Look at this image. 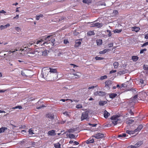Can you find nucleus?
Masks as SVG:
<instances>
[{
    "instance_id": "a211bd4d",
    "label": "nucleus",
    "mask_w": 148,
    "mask_h": 148,
    "mask_svg": "<svg viewBox=\"0 0 148 148\" xmlns=\"http://www.w3.org/2000/svg\"><path fill=\"white\" fill-rule=\"evenodd\" d=\"M110 50L108 49H105L102 51H100L99 53L100 54H104L107 52L109 51Z\"/></svg>"
},
{
    "instance_id": "052dcab7",
    "label": "nucleus",
    "mask_w": 148,
    "mask_h": 148,
    "mask_svg": "<svg viewBox=\"0 0 148 148\" xmlns=\"http://www.w3.org/2000/svg\"><path fill=\"white\" fill-rule=\"evenodd\" d=\"M99 5H105L106 6V4L105 2H103L101 3H100L99 4Z\"/></svg>"
},
{
    "instance_id": "39448f33",
    "label": "nucleus",
    "mask_w": 148,
    "mask_h": 148,
    "mask_svg": "<svg viewBox=\"0 0 148 148\" xmlns=\"http://www.w3.org/2000/svg\"><path fill=\"white\" fill-rule=\"evenodd\" d=\"M137 96L138 95H136L133 98H132L130 99V104L132 103L133 105H134L137 102Z\"/></svg>"
},
{
    "instance_id": "1a4fd4ad",
    "label": "nucleus",
    "mask_w": 148,
    "mask_h": 148,
    "mask_svg": "<svg viewBox=\"0 0 148 148\" xmlns=\"http://www.w3.org/2000/svg\"><path fill=\"white\" fill-rule=\"evenodd\" d=\"M103 26L102 23L97 22L91 24V27H97L98 28H100Z\"/></svg>"
},
{
    "instance_id": "dca6fc26",
    "label": "nucleus",
    "mask_w": 148,
    "mask_h": 148,
    "mask_svg": "<svg viewBox=\"0 0 148 148\" xmlns=\"http://www.w3.org/2000/svg\"><path fill=\"white\" fill-rule=\"evenodd\" d=\"M143 127V126L142 125H140L137 127V128L134 131L135 132H136L138 131L141 130Z\"/></svg>"
},
{
    "instance_id": "5701e85b",
    "label": "nucleus",
    "mask_w": 148,
    "mask_h": 148,
    "mask_svg": "<svg viewBox=\"0 0 148 148\" xmlns=\"http://www.w3.org/2000/svg\"><path fill=\"white\" fill-rule=\"evenodd\" d=\"M92 0H83L82 1L84 3L89 4L91 3Z\"/></svg>"
},
{
    "instance_id": "79ce46f5",
    "label": "nucleus",
    "mask_w": 148,
    "mask_h": 148,
    "mask_svg": "<svg viewBox=\"0 0 148 148\" xmlns=\"http://www.w3.org/2000/svg\"><path fill=\"white\" fill-rule=\"evenodd\" d=\"M88 125H89V126L92 127H94L96 126L97 125V124H92L91 123H88Z\"/></svg>"
},
{
    "instance_id": "4be33fe9",
    "label": "nucleus",
    "mask_w": 148,
    "mask_h": 148,
    "mask_svg": "<svg viewBox=\"0 0 148 148\" xmlns=\"http://www.w3.org/2000/svg\"><path fill=\"white\" fill-rule=\"evenodd\" d=\"M107 103V102L106 101H100L99 102V105L100 106H103L106 104Z\"/></svg>"
},
{
    "instance_id": "603ef678",
    "label": "nucleus",
    "mask_w": 148,
    "mask_h": 148,
    "mask_svg": "<svg viewBox=\"0 0 148 148\" xmlns=\"http://www.w3.org/2000/svg\"><path fill=\"white\" fill-rule=\"evenodd\" d=\"M97 85H96V86H92L91 87H89L88 88V89H89V90H90L92 88H96L97 87Z\"/></svg>"
},
{
    "instance_id": "09e8293b",
    "label": "nucleus",
    "mask_w": 148,
    "mask_h": 148,
    "mask_svg": "<svg viewBox=\"0 0 148 148\" xmlns=\"http://www.w3.org/2000/svg\"><path fill=\"white\" fill-rule=\"evenodd\" d=\"M14 109L19 108V109H21L22 108V107L20 106H16L14 108Z\"/></svg>"
},
{
    "instance_id": "a18cd8bd",
    "label": "nucleus",
    "mask_w": 148,
    "mask_h": 148,
    "mask_svg": "<svg viewBox=\"0 0 148 148\" xmlns=\"http://www.w3.org/2000/svg\"><path fill=\"white\" fill-rule=\"evenodd\" d=\"M137 147L135 145H130L128 147V148H136Z\"/></svg>"
},
{
    "instance_id": "f3484780",
    "label": "nucleus",
    "mask_w": 148,
    "mask_h": 148,
    "mask_svg": "<svg viewBox=\"0 0 148 148\" xmlns=\"http://www.w3.org/2000/svg\"><path fill=\"white\" fill-rule=\"evenodd\" d=\"M110 115V113L108 112L106 110H105L104 112V117L106 119Z\"/></svg>"
},
{
    "instance_id": "58836bf2",
    "label": "nucleus",
    "mask_w": 148,
    "mask_h": 148,
    "mask_svg": "<svg viewBox=\"0 0 148 148\" xmlns=\"http://www.w3.org/2000/svg\"><path fill=\"white\" fill-rule=\"evenodd\" d=\"M121 29H116L114 31V33H119L121 32Z\"/></svg>"
},
{
    "instance_id": "0e129e2a",
    "label": "nucleus",
    "mask_w": 148,
    "mask_h": 148,
    "mask_svg": "<svg viewBox=\"0 0 148 148\" xmlns=\"http://www.w3.org/2000/svg\"><path fill=\"white\" fill-rule=\"evenodd\" d=\"M4 27L3 25H1L0 26V29L2 30L3 29H4Z\"/></svg>"
},
{
    "instance_id": "6e6d98bb",
    "label": "nucleus",
    "mask_w": 148,
    "mask_h": 148,
    "mask_svg": "<svg viewBox=\"0 0 148 148\" xmlns=\"http://www.w3.org/2000/svg\"><path fill=\"white\" fill-rule=\"evenodd\" d=\"M148 45V42H146L145 43H144L143 45H142V47H144V46H145L146 45Z\"/></svg>"
},
{
    "instance_id": "393cba45",
    "label": "nucleus",
    "mask_w": 148,
    "mask_h": 148,
    "mask_svg": "<svg viewBox=\"0 0 148 148\" xmlns=\"http://www.w3.org/2000/svg\"><path fill=\"white\" fill-rule=\"evenodd\" d=\"M87 35L88 36H90L95 34V33L94 31H89L87 33Z\"/></svg>"
},
{
    "instance_id": "3c124183",
    "label": "nucleus",
    "mask_w": 148,
    "mask_h": 148,
    "mask_svg": "<svg viewBox=\"0 0 148 148\" xmlns=\"http://www.w3.org/2000/svg\"><path fill=\"white\" fill-rule=\"evenodd\" d=\"M63 53L62 52H59L58 53L57 55L58 56H60L61 55H62Z\"/></svg>"
},
{
    "instance_id": "864d4df0",
    "label": "nucleus",
    "mask_w": 148,
    "mask_h": 148,
    "mask_svg": "<svg viewBox=\"0 0 148 148\" xmlns=\"http://www.w3.org/2000/svg\"><path fill=\"white\" fill-rule=\"evenodd\" d=\"M113 43H110L108 45L109 47H112L113 46Z\"/></svg>"
},
{
    "instance_id": "7ed1b4c3",
    "label": "nucleus",
    "mask_w": 148,
    "mask_h": 148,
    "mask_svg": "<svg viewBox=\"0 0 148 148\" xmlns=\"http://www.w3.org/2000/svg\"><path fill=\"white\" fill-rule=\"evenodd\" d=\"M119 117V116L115 115H113L111 117L110 119L112 120V123L114 125L117 124V121L119 120L118 118Z\"/></svg>"
},
{
    "instance_id": "a878e982",
    "label": "nucleus",
    "mask_w": 148,
    "mask_h": 148,
    "mask_svg": "<svg viewBox=\"0 0 148 148\" xmlns=\"http://www.w3.org/2000/svg\"><path fill=\"white\" fill-rule=\"evenodd\" d=\"M7 128L5 127H2L0 128V133L3 132L5 130H7Z\"/></svg>"
},
{
    "instance_id": "7c9ffc66",
    "label": "nucleus",
    "mask_w": 148,
    "mask_h": 148,
    "mask_svg": "<svg viewBox=\"0 0 148 148\" xmlns=\"http://www.w3.org/2000/svg\"><path fill=\"white\" fill-rule=\"evenodd\" d=\"M118 14V12L117 10H113L112 12V15L113 16H116Z\"/></svg>"
},
{
    "instance_id": "6e6552de",
    "label": "nucleus",
    "mask_w": 148,
    "mask_h": 148,
    "mask_svg": "<svg viewBox=\"0 0 148 148\" xmlns=\"http://www.w3.org/2000/svg\"><path fill=\"white\" fill-rule=\"evenodd\" d=\"M94 95L95 96H103L106 95V93L105 92L101 91H97L95 92Z\"/></svg>"
},
{
    "instance_id": "2f4dec72",
    "label": "nucleus",
    "mask_w": 148,
    "mask_h": 148,
    "mask_svg": "<svg viewBox=\"0 0 148 148\" xmlns=\"http://www.w3.org/2000/svg\"><path fill=\"white\" fill-rule=\"evenodd\" d=\"M108 78V77L106 75H105L103 76H101L100 78L99 79V80H102L105 79H107Z\"/></svg>"
},
{
    "instance_id": "69168bd1",
    "label": "nucleus",
    "mask_w": 148,
    "mask_h": 148,
    "mask_svg": "<svg viewBox=\"0 0 148 148\" xmlns=\"http://www.w3.org/2000/svg\"><path fill=\"white\" fill-rule=\"evenodd\" d=\"M15 28V29L17 31L20 29V28L18 27H16Z\"/></svg>"
},
{
    "instance_id": "de8ad7c7",
    "label": "nucleus",
    "mask_w": 148,
    "mask_h": 148,
    "mask_svg": "<svg viewBox=\"0 0 148 148\" xmlns=\"http://www.w3.org/2000/svg\"><path fill=\"white\" fill-rule=\"evenodd\" d=\"M116 71V70H112L110 72V74H111L113 73H115Z\"/></svg>"
},
{
    "instance_id": "4d7b16f0",
    "label": "nucleus",
    "mask_w": 148,
    "mask_h": 148,
    "mask_svg": "<svg viewBox=\"0 0 148 148\" xmlns=\"http://www.w3.org/2000/svg\"><path fill=\"white\" fill-rule=\"evenodd\" d=\"M125 84H122L120 86V88L121 89L122 88H123V87H125ZM123 89V88H122Z\"/></svg>"
},
{
    "instance_id": "9b49d317",
    "label": "nucleus",
    "mask_w": 148,
    "mask_h": 148,
    "mask_svg": "<svg viewBox=\"0 0 148 148\" xmlns=\"http://www.w3.org/2000/svg\"><path fill=\"white\" fill-rule=\"evenodd\" d=\"M112 81L110 80H108L105 82V87L107 88H110V86L112 84Z\"/></svg>"
},
{
    "instance_id": "13d9d810",
    "label": "nucleus",
    "mask_w": 148,
    "mask_h": 148,
    "mask_svg": "<svg viewBox=\"0 0 148 148\" xmlns=\"http://www.w3.org/2000/svg\"><path fill=\"white\" fill-rule=\"evenodd\" d=\"M45 107V106L44 105H42L41 107H37L36 108L38 109H41L42 107Z\"/></svg>"
},
{
    "instance_id": "5fc2aeb1",
    "label": "nucleus",
    "mask_w": 148,
    "mask_h": 148,
    "mask_svg": "<svg viewBox=\"0 0 148 148\" xmlns=\"http://www.w3.org/2000/svg\"><path fill=\"white\" fill-rule=\"evenodd\" d=\"M130 90L132 91L134 93L136 92V89L135 88H132Z\"/></svg>"
},
{
    "instance_id": "473e14b6",
    "label": "nucleus",
    "mask_w": 148,
    "mask_h": 148,
    "mask_svg": "<svg viewBox=\"0 0 148 148\" xmlns=\"http://www.w3.org/2000/svg\"><path fill=\"white\" fill-rule=\"evenodd\" d=\"M102 43V40H97V43L98 45H100Z\"/></svg>"
},
{
    "instance_id": "f03ea898",
    "label": "nucleus",
    "mask_w": 148,
    "mask_h": 148,
    "mask_svg": "<svg viewBox=\"0 0 148 148\" xmlns=\"http://www.w3.org/2000/svg\"><path fill=\"white\" fill-rule=\"evenodd\" d=\"M50 70L49 71V73H48L47 74V75L46 76V77H45L44 78H46V80H48V81H49L52 80L51 79H49V77H50L51 76H53L52 74H51L52 73H56L57 72V70L56 69H51L49 68Z\"/></svg>"
},
{
    "instance_id": "20e7f679",
    "label": "nucleus",
    "mask_w": 148,
    "mask_h": 148,
    "mask_svg": "<svg viewBox=\"0 0 148 148\" xmlns=\"http://www.w3.org/2000/svg\"><path fill=\"white\" fill-rule=\"evenodd\" d=\"M89 119L88 114V112H84L82 113L81 118V119L82 121L84 119L88 120Z\"/></svg>"
},
{
    "instance_id": "c85d7f7f",
    "label": "nucleus",
    "mask_w": 148,
    "mask_h": 148,
    "mask_svg": "<svg viewBox=\"0 0 148 148\" xmlns=\"http://www.w3.org/2000/svg\"><path fill=\"white\" fill-rule=\"evenodd\" d=\"M43 17V15L42 14H40L38 16H36V20H38L40 18H42Z\"/></svg>"
},
{
    "instance_id": "72a5a7b5",
    "label": "nucleus",
    "mask_w": 148,
    "mask_h": 148,
    "mask_svg": "<svg viewBox=\"0 0 148 148\" xmlns=\"http://www.w3.org/2000/svg\"><path fill=\"white\" fill-rule=\"evenodd\" d=\"M126 136V134L125 133H123L118 135V137L119 138L121 137H125Z\"/></svg>"
},
{
    "instance_id": "c9c22d12",
    "label": "nucleus",
    "mask_w": 148,
    "mask_h": 148,
    "mask_svg": "<svg viewBox=\"0 0 148 148\" xmlns=\"http://www.w3.org/2000/svg\"><path fill=\"white\" fill-rule=\"evenodd\" d=\"M76 108L78 109H80L82 108V104H79L76 106Z\"/></svg>"
},
{
    "instance_id": "4468645a",
    "label": "nucleus",
    "mask_w": 148,
    "mask_h": 148,
    "mask_svg": "<svg viewBox=\"0 0 148 148\" xmlns=\"http://www.w3.org/2000/svg\"><path fill=\"white\" fill-rule=\"evenodd\" d=\"M73 74L75 76V77L76 78H78L80 77L81 75V73L79 72H77L75 73H74Z\"/></svg>"
},
{
    "instance_id": "9d476101",
    "label": "nucleus",
    "mask_w": 148,
    "mask_h": 148,
    "mask_svg": "<svg viewBox=\"0 0 148 148\" xmlns=\"http://www.w3.org/2000/svg\"><path fill=\"white\" fill-rule=\"evenodd\" d=\"M51 36V37L50 38L49 40V39H47V40H48V41L47 42L48 43V44L51 42L52 43V45L53 46L55 44V39L53 37H52Z\"/></svg>"
},
{
    "instance_id": "c756f323",
    "label": "nucleus",
    "mask_w": 148,
    "mask_h": 148,
    "mask_svg": "<svg viewBox=\"0 0 148 148\" xmlns=\"http://www.w3.org/2000/svg\"><path fill=\"white\" fill-rule=\"evenodd\" d=\"M54 146L56 148H60V144L59 143H58L54 144Z\"/></svg>"
},
{
    "instance_id": "c03bdc74",
    "label": "nucleus",
    "mask_w": 148,
    "mask_h": 148,
    "mask_svg": "<svg viewBox=\"0 0 148 148\" xmlns=\"http://www.w3.org/2000/svg\"><path fill=\"white\" fill-rule=\"evenodd\" d=\"M147 51L146 49L145 48L142 49L140 51V54L143 53L144 51Z\"/></svg>"
},
{
    "instance_id": "f704fd0d",
    "label": "nucleus",
    "mask_w": 148,
    "mask_h": 148,
    "mask_svg": "<svg viewBox=\"0 0 148 148\" xmlns=\"http://www.w3.org/2000/svg\"><path fill=\"white\" fill-rule=\"evenodd\" d=\"M126 133L129 134H133L135 132V131H130L129 130H127L126 131Z\"/></svg>"
},
{
    "instance_id": "e2e57ef3",
    "label": "nucleus",
    "mask_w": 148,
    "mask_h": 148,
    "mask_svg": "<svg viewBox=\"0 0 148 148\" xmlns=\"http://www.w3.org/2000/svg\"><path fill=\"white\" fill-rule=\"evenodd\" d=\"M0 13H3L5 14L6 13V12L3 10H2L1 11H0Z\"/></svg>"
},
{
    "instance_id": "4c0bfd02",
    "label": "nucleus",
    "mask_w": 148,
    "mask_h": 148,
    "mask_svg": "<svg viewBox=\"0 0 148 148\" xmlns=\"http://www.w3.org/2000/svg\"><path fill=\"white\" fill-rule=\"evenodd\" d=\"M95 59L96 60H103L104 59V58L99 57L98 56H96L95 57Z\"/></svg>"
},
{
    "instance_id": "ea45409f",
    "label": "nucleus",
    "mask_w": 148,
    "mask_h": 148,
    "mask_svg": "<svg viewBox=\"0 0 148 148\" xmlns=\"http://www.w3.org/2000/svg\"><path fill=\"white\" fill-rule=\"evenodd\" d=\"M29 134L32 135L34 134L32 128L29 129Z\"/></svg>"
},
{
    "instance_id": "b1692460",
    "label": "nucleus",
    "mask_w": 148,
    "mask_h": 148,
    "mask_svg": "<svg viewBox=\"0 0 148 148\" xmlns=\"http://www.w3.org/2000/svg\"><path fill=\"white\" fill-rule=\"evenodd\" d=\"M113 65L115 69L117 68L119 65V64L118 62H115L113 63Z\"/></svg>"
},
{
    "instance_id": "a19ab883",
    "label": "nucleus",
    "mask_w": 148,
    "mask_h": 148,
    "mask_svg": "<svg viewBox=\"0 0 148 148\" xmlns=\"http://www.w3.org/2000/svg\"><path fill=\"white\" fill-rule=\"evenodd\" d=\"M143 67L144 70H148V65L145 64L143 65Z\"/></svg>"
},
{
    "instance_id": "f257e3e1",
    "label": "nucleus",
    "mask_w": 148,
    "mask_h": 148,
    "mask_svg": "<svg viewBox=\"0 0 148 148\" xmlns=\"http://www.w3.org/2000/svg\"><path fill=\"white\" fill-rule=\"evenodd\" d=\"M51 37V36H44L42 39H40V40L33 42H32L27 44V46L25 47V48H26L27 47V48L30 47L31 46H32L34 44L37 45H41L45 44L47 45L48 44V43L47 42H44V40H47V39H49V40Z\"/></svg>"
},
{
    "instance_id": "6ab92c4d",
    "label": "nucleus",
    "mask_w": 148,
    "mask_h": 148,
    "mask_svg": "<svg viewBox=\"0 0 148 148\" xmlns=\"http://www.w3.org/2000/svg\"><path fill=\"white\" fill-rule=\"evenodd\" d=\"M143 144V141H140L137 142L135 144V145L136 146V147H138L140 146L142 144Z\"/></svg>"
},
{
    "instance_id": "680f3d73",
    "label": "nucleus",
    "mask_w": 148,
    "mask_h": 148,
    "mask_svg": "<svg viewBox=\"0 0 148 148\" xmlns=\"http://www.w3.org/2000/svg\"><path fill=\"white\" fill-rule=\"evenodd\" d=\"M74 145H78L79 144V143L78 142L76 141H75L74 142Z\"/></svg>"
},
{
    "instance_id": "0eeeda50",
    "label": "nucleus",
    "mask_w": 148,
    "mask_h": 148,
    "mask_svg": "<svg viewBox=\"0 0 148 148\" xmlns=\"http://www.w3.org/2000/svg\"><path fill=\"white\" fill-rule=\"evenodd\" d=\"M82 40V39L76 40L75 42V44L74 45L75 47L77 48L80 46L81 45Z\"/></svg>"
},
{
    "instance_id": "412c9836",
    "label": "nucleus",
    "mask_w": 148,
    "mask_h": 148,
    "mask_svg": "<svg viewBox=\"0 0 148 148\" xmlns=\"http://www.w3.org/2000/svg\"><path fill=\"white\" fill-rule=\"evenodd\" d=\"M132 59L134 61L136 62L138 60V57L137 56H132Z\"/></svg>"
},
{
    "instance_id": "37998d69",
    "label": "nucleus",
    "mask_w": 148,
    "mask_h": 148,
    "mask_svg": "<svg viewBox=\"0 0 148 148\" xmlns=\"http://www.w3.org/2000/svg\"><path fill=\"white\" fill-rule=\"evenodd\" d=\"M47 54V53L46 51H44L42 52V55L44 56H46Z\"/></svg>"
},
{
    "instance_id": "ddd939ff",
    "label": "nucleus",
    "mask_w": 148,
    "mask_h": 148,
    "mask_svg": "<svg viewBox=\"0 0 148 148\" xmlns=\"http://www.w3.org/2000/svg\"><path fill=\"white\" fill-rule=\"evenodd\" d=\"M85 142L87 144L93 143L94 142V139L92 138H90L88 140L86 141Z\"/></svg>"
},
{
    "instance_id": "8fccbe9b",
    "label": "nucleus",
    "mask_w": 148,
    "mask_h": 148,
    "mask_svg": "<svg viewBox=\"0 0 148 148\" xmlns=\"http://www.w3.org/2000/svg\"><path fill=\"white\" fill-rule=\"evenodd\" d=\"M139 82L141 84H143L144 83V80L142 79H140Z\"/></svg>"
},
{
    "instance_id": "bb28decb",
    "label": "nucleus",
    "mask_w": 148,
    "mask_h": 148,
    "mask_svg": "<svg viewBox=\"0 0 148 148\" xmlns=\"http://www.w3.org/2000/svg\"><path fill=\"white\" fill-rule=\"evenodd\" d=\"M117 96V94L116 93H112L110 94L109 95L110 97L111 98L113 99L116 97Z\"/></svg>"
},
{
    "instance_id": "49530a36",
    "label": "nucleus",
    "mask_w": 148,
    "mask_h": 148,
    "mask_svg": "<svg viewBox=\"0 0 148 148\" xmlns=\"http://www.w3.org/2000/svg\"><path fill=\"white\" fill-rule=\"evenodd\" d=\"M64 44H66L69 43L68 40L67 39H64Z\"/></svg>"
},
{
    "instance_id": "774afa93",
    "label": "nucleus",
    "mask_w": 148,
    "mask_h": 148,
    "mask_svg": "<svg viewBox=\"0 0 148 148\" xmlns=\"http://www.w3.org/2000/svg\"><path fill=\"white\" fill-rule=\"evenodd\" d=\"M130 113L131 115H133L134 114V113L132 112V110H130Z\"/></svg>"
},
{
    "instance_id": "338daca9",
    "label": "nucleus",
    "mask_w": 148,
    "mask_h": 148,
    "mask_svg": "<svg viewBox=\"0 0 148 148\" xmlns=\"http://www.w3.org/2000/svg\"><path fill=\"white\" fill-rule=\"evenodd\" d=\"M145 38L146 39H148V34H146L145 35Z\"/></svg>"
},
{
    "instance_id": "cd10ccee",
    "label": "nucleus",
    "mask_w": 148,
    "mask_h": 148,
    "mask_svg": "<svg viewBox=\"0 0 148 148\" xmlns=\"http://www.w3.org/2000/svg\"><path fill=\"white\" fill-rule=\"evenodd\" d=\"M63 114L67 116L70 117V112L66 111L63 113Z\"/></svg>"
},
{
    "instance_id": "aec40b11",
    "label": "nucleus",
    "mask_w": 148,
    "mask_h": 148,
    "mask_svg": "<svg viewBox=\"0 0 148 148\" xmlns=\"http://www.w3.org/2000/svg\"><path fill=\"white\" fill-rule=\"evenodd\" d=\"M132 31H135L136 32L138 31L140 29L139 27H132Z\"/></svg>"
},
{
    "instance_id": "2eb2a0df",
    "label": "nucleus",
    "mask_w": 148,
    "mask_h": 148,
    "mask_svg": "<svg viewBox=\"0 0 148 148\" xmlns=\"http://www.w3.org/2000/svg\"><path fill=\"white\" fill-rule=\"evenodd\" d=\"M54 115L53 114L50 113H48L46 115V117L50 119L51 120L54 119Z\"/></svg>"
},
{
    "instance_id": "f8f14e48",
    "label": "nucleus",
    "mask_w": 148,
    "mask_h": 148,
    "mask_svg": "<svg viewBox=\"0 0 148 148\" xmlns=\"http://www.w3.org/2000/svg\"><path fill=\"white\" fill-rule=\"evenodd\" d=\"M47 134L48 135L53 136L56 135V133L54 130H51L48 131Z\"/></svg>"
},
{
    "instance_id": "bf43d9fd",
    "label": "nucleus",
    "mask_w": 148,
    "mask_h": 148,
    "mask_svg": "<svg viewBox=\"0 0 148 148\" xmlns=\"http://www.w3.org/2000/svg\"><path fill=\"white\" fill-rule=\"evenodd\" d=\"M18 18H19V15L18 14H17L16 15V16L15 17H14L13 18V19H15V18L17 19Z\"/></svg>"
},
{
    "instance_id": "e433bc0d",
    "label": "nucleus",
    "mask_w": 148,
    "mask_h": 148,
    "mask_svg": "<svg viewBox=\"0 0 148 148\" xmlns=\"http://www.w3.org/2000/svg\"><path fill=\"white\" fill-rule=\"evenodd\" d=\"M69 137L70 138H75V136L72 134H70L69 135Z\"/></svg>"
},
{
    "instance_id": "423d86ee",
    "label": "nucleus",
    "mask_w": 148,
    "mask_h": 148,
    "mask_svg": "<svg viewBox=\"0 0 148 148\" xmlns=\"http://www.w3.org/2000/svg\"><path fill=\"white\" fill-rule=\"evenodd\" d=\"M92 136L97 139H100L104 137V134L99 133L94 134Z\"/></svg>"
}]
</instances>
